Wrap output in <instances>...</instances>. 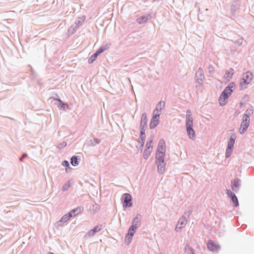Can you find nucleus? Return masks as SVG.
<instances>
[{"mask_svg": "<svg viewBox=\"0 0 254 254\" xmlns=\"http://www.w3.org/2000/svg\"><path fill=\"white\" fill-rule=\"evenodd\" d=\"M254 113V109L253 107L251 106L245 112L243 117L250 119V117Z\"/></svg>", "mask_w": 254, "mask_h": 254, "instance_id": "nucleus-23", "label": "nucleus"}, {"mask_svg": "<svg viewBox=\"0 0 254 254\" xmlns=\"http://www.w3.org/2000/svg\"><path fill=\"white\" fill-rule=\"evenodd\" d=\"M29 66L30 67V71H31V73L33 74H35V71H34L33 68L32 67V66L31 65H29Z\"/></svg>", "mask_w": 254, "mask_h": 254, "instance_id": "nucleus-46", "label": "nucleus"}, {"mask_svg": "<svg viewBox=\"0 0 254 254\" xmlns=\"http://www.w3.org/2000/svg\"><path fill=\"white\" fill-rule=\"evenodd\" d=\"M139 142V143H140V145L139 146V149L142 150L143 149L144 142H143H143Z\"/></svg>", "mask_w": 254, "mask_h": 254, "instance_id": "nucleus-45", "label": "nucleus"}, {"mask_svg": "<svg viewBox=\"0 0 254 254\" xmlns=\"http://www.w3.org/2000/svg\"><path fill=\"white\" fill-rule=\"evenodd\" d=\"M152 16L150 14L142 15L136 19V22L139 24H143L151 19Z\"/></svg>", "mask_w": 254, "mask_h": 254, "instance_id": "nucleus-17", "label": "nucleus"}, {"mask_svg": "<svg viewBox=\"0 0 254 254\" xmlns=\"http://www.w3.org/2000/svg\"><path fill=\"white\" fill-rule=\"evenodd\" d=\"M243 38H240L238 40H237L235 42V44L238 46H241L242 43H243Z\"/></svg>", "mask_w": 254, "mask_h": 254, "instance_id": "nucleus-38", "label": "nucleus"}, {"mask_svg": "<svg viewBox=\"0 0 254 254\" xmlns=\"http://www.w3.org/2000/svg\"><path fill=\"white\" fill-rule=\"evenodd\" d=\"M27 157V153H23V154H22V156H21V157L20 158V159H19V161H20V162H22V161H23V160L24 159H25V158H26Z\"/></svg>", "mask_w": 254, "mask_h": 254, "instance_id": "nucleus-42", "label": "nucleus"}, {"mask_svg": "<svg viewBox=\"0 0 254 254\" xmlns=\"http://www.w3.org/2000/svg\"><path fill=\"white\" fill-rule=\"evenodd\" d=\"M51 98L53 99L54 100L57 101V102H59V100L61 99L57 93H54Z\"/></svg>", "mask_w": 254, "mask_h": 254, "instance_id": "nucleus-41", "label": "nucleus"}, {"mask_svg": "<svg viewBox=\"0 0 254 254\" xmlns=\"http://www.w3.org/2000/svg\"><path fill=\"white\" fill-rule=\"evenodd\" d=\"M147 122L148 120L146 114L145 113H142L140 123V129H146Z\"/></svg>", "mask_w": 254, "mask_h": 254, "instance_id": "nucleus-14", "label": "nucleus"}, {"mask_svg": "<svg viewBox=\"0 0 254 254\" xmlns=\"http://www.w3.org/2000/svg\"><path fill=\"white\" fill-rule=\"evenodd\" d=\"M152 141V139H148L146 143L145 149L152 150L153 147L152 145H151Z\"/></svg>", "mask_w": 254, "mask_h": 254, "instance_id": "nucleus-32", "label": "nucleus"}, {"mask_svg": "<svg viewBox=\"0 0 254 254\" xmlns=\"http://www.w3.org/2000/svg\"><path fill=\"white\" fill-rule=\"evenodd\" d=\"M102 229V225H97L89 231L86 234V237H93L96 233L99 232Z\"/></svg>", "mask_w": 254, "mask_h": 254, "instance_id": "nucleus-15", "label": "nucleus"}, {"mask_svg": "<svg viewBox=\"0 0 254 254\" xmlns=\"http://www.w3.org/2000/svg\"><path fill=\"white\" fill-rule=\"evenodd\" d=\"M226 193L228 195V196L231 198V200L233 203V206H238L239 204V201L235 194L232 191H231L230 190H227Z\"/></svg>", "mask_w": 254, "mask_h": 254, "instance_id": "nucleus-11", "label": "nucleus"}, {"mask_svg": "<svg viewBox=\"0 0 254 254\" xmlns=\"http://www.w3.org/2000/svg\"><path fill=\"white\" fill-rule=\"evenodd\" d=\"M133 237H130V235L126 234L125 238V242L127 245H128L131 242Z\"/></svg>", "mask_w": 254, "mask_h": 254, "instance_id": "nucleus-35", "label": "nucleus"}, {"mask_svg": "<svg viewBox=\"0 0 254 254\" xmlns=\"http://www.w3.org/2000/svg\"><path fill=\"white\" fill-rule=\"evenodd\" d=\"M240 106H241V107H242V106L243 105V103H242V102H241L240 103Z\"/></svg>", "mask_w": 254, "mask_h": 254, "instance_id": "nucleus-47", "label": "nucleus"}, {"mask_svg": "<svg viewBox=\"0 0 254 254\" xmlns=\"http://www.w3.org/2000/svg\"><path fill=\"white\" fill-rule=\"evenodd\" d=\"M165 102L164 101H160L157 104L155 109L153 111V113H158L161 115V111L163 108L165 107Z\"/></svg>", "mask_w": 254, "mask_h": 254, "instance_id": "nucleus-19", "label": "nucleus"}, {"mask_svg": "<svg viewBox=\"0 0 254 254\" xmlns=\"http://www.w3.org/2000/svg\"><path fill=\"white\" fill-rule=\"evenodd\" d=\"M101 141V140L99 138H94L93 139H90L89 140V141L87 143V145L88 146H95L96 144H99Z\"/></svg>", "mask_w": 254, "mask_h": 254, "instance_id": "nucleus-25", "label": "nucleus"}, {"mask_svg": "<svg viewBox=\"0 0 254 254\" xmlns=\"http://www.w3.org/2000/svg\"><path fill=\"white\" fill-rule=\"evenodd\" d=\"M79 159L80 158L78 156L75 155L73 156L70 159L71 164L74 167L77 166L79 164Z\"/></svg>", "mask_w": 254, "mask_h": 254, "instance_id": "nucleus-26", "label": "nucleus"}, {"mask_svg": "<svg viewBox=\"0 0 254 254\" xmlns=\"http://www.w3.org/2000/svg\"><path fill=\"white\" fill-rule=\"evenodd\" d=\"M67 217L70 219L72 217L74 216V215L72 213L71 211H70L69 212H68L67 214H65Z\"/></svg>", "mask_w": 254, "mask_h": 254, "instance_id": "nucleus-44", "label": "nucleus"}, {"mask_svg": "<svg viewBox=\"0 0 254 254\" xmlns=\"http://www.w3.org/2000/svg\"><path fill=\"white\" fill-rule=\"evenodd\" d=\"M236 138V136L234 133L232 134L229 137L225 153V157L226 158L230 157L232 153Z\"/></svg>", "mask_w": 254, "mask_h": 254, "instance_id": "nucleus-5", "label": "nucleus"}, {"mask_svg": "<svg viewBox=\"0 0 254 254\" xmlns=\"http://www.w3.org/2000/svg\"><path fill=\"white\" fill-rule=\"evenodd\" d=\"M81 210H82V207L78 206V207L71 210V211L72 213H73V214L74 215V216H75L81 212Z\"/></svg>", "mask_w": 254, "mask_h": 254, "instance_id": "nucleus-31", "label": "nucleus"}, {"mask_svg": "<svg viewBox=\"0 0 254 254\" xmlns=\"http://www.w3.org/2000/svg\"><path fill=\"white\" fill-rule=\"evenodd\" d=\"M56 105L60 110H65L69 107L68 104L64 102L61 99L59 100V102L56 103Z\"/></svg>", "mask_w": 254, "mask_h": 254, "instance_id": "nucleus-21", "label": "nucleus"}, {"mask_svg": "<svg viewBox=\"0 0 254 254\" xmlns=\"http://www.w3.org/2000/svg\"><path fill=\"white\" fill-rule=\"evenodd\" d=\"M77 28L73 27L72 26H71L68 30L69 32H72L73 33L74 31L77 29Z\"/></svg>", "mask_w": 254, "mask_h": 254, "instance_id": "nucleus-43", "label": "nucleus"}, {"mask_svg": "<svg viewBox=\"0 0 254 254\" xmlns=\"http://www.w3.org/2000/svg\"><path fill=\"white\" fill-rule=\"evenodd\" d=\"M159 118L160 114L158 113H153L149 124V127L150 129H154L158 126L159 123Z\"/></svg>", "mask_w": 254, "mask_h": 254, "instance_id": "nucleus-8", "label": "nucleus"}, {"mask_svg": "<svg viewBox=\"0 0 254 254\" xmlns=\"http://www.w3.org/2000/svg\"><path fill=\"white\" fill-rule=\"evenodd\" d=\"M186 113V126L187 134L190 139H194L195 137V133L192 128L193 119L191 116V112L190 110L188 109Z\"/></svg>", "mask_w": 254, "mask_h": 254, "instance_id": "nucleus-2", "label": "nucleus"}, {"mask_svg": "<svg viewBox=\"0 0 254 254\" xmlns=\"http://www.w3.org/2000/svg\"><path fill=\"white\" fill-rule=\"evenodd\" d=\"M69 219L67 217V216L65 214L64 215L62 218L56 223V225L58 227H60L62 226L64 224L66 223L68 221Z\"/></svg>", "mask_w": 254, "mask_h": 254, "instance_id": "nucleus-24", "label": "nucleus"}, {"mask_svg": "<svg viewBox=\"0 0 254 254\" xmlns=\"http://www.w3.org/2000/svg\"><path fill=\"white\" fill-rule=\"evenodd\" d=\"M66 142L65 141H63V142L61 143L58 146V148L59 149H62L65 147L66 146Z\"/></svg>", "mask_w": 254, "mask_h": 254, "instance_id": "nucleus-39", "label": "nucleus"}, {"mask_svg": "<svg viewBox=\"0 0 254 254\" xmlns=\"http://www.w3.org/2000/svg\"><path fill=\"white\" fill-rule=\"evenodd\" d=\"M234 73V70L232 68H230L229 70H226L224 75V78L227 80H229Z\"/></svg>", "mask_w": 254, "mask_h": 254, "instance_id": "nucleus-22", "label": "nucleus"}, {"mask_svg": "<svg viewBox=\"0 0 254 254\" xmlns=\"http://www.w3.org/2000/svg\"><path fill=\"white\" fill-rule=\"evenodd\" d=\"M240 6V2L238 0H234L231 6V10L232 15H234Z\"/></svg>", "mask_w": 254, "mask_h": 254, "instance_id": "nucleus-18", "label": "nucleus"}, {"mask_svg": "<svg viewBox=\"0 0 254 254\" xmlns=\"http://www.w3.org/2000/svg\"><path fill=\"white\" fill-rule=\"evenodd\" d=\"M186 220V218L185 216H183L178 221V224L176 225L175 228V230L177 232L181 230L183 227V225L184 224V221Z\"/></svg>", "mask_w": 254, "mask_h": 254, "instance_id": "nucleus-20", "label": "nucleus"}, {"mask_svg": "<svg viewBox=\"0 0 254 254\" xmlns=\"http://www.w3.org/2000/svg\"><path fill=\"white\" fill-rule=\"evenodd\" d=\"M139 219H138V215L137 214L135 217L133 218L132 223H131V226H133L134 227H137V225L139 223Z\"/></svg>", "mask_w": 254, "mask_h": 254, "instance_id": "nucleus-33", "label": "nucleus"}, {"mask_svg": "<svg viewBox=\"0 0 254 254\" xmlns=\"http://www.w3.org/2000/svg\"><path fill=\"white\" fill-rule=\"evenodd\" d=\"M207 248L209 251L214 252H218L220 249V247L211 240L207 242Z\"/></svg>", "mask_w": 254, "mask_h": 254, "instance_id": "nucleus-12", "label": "nucleus"}, {"mask_svg": "<svg viewBox=\"0 0 254 254\" xmlns=\"http://www.w3.org/2000/svg\"><path fill=\"white\" fill-rule=\"evenodd\" d=\"M145 129H140V135H139V142H144V140L145 139Z\"/></svg>", "mask_w": 254, "mask_h": 254, "instance_id": "nucleus-29", "label": "nucleus"}, {"mask_svg": "<svg viewBox=\"0 0 254 254\" xmlns=\"http://www.w3.org/2000/svg\"><path fill=\"white\" fill-rule=\"evenodd\" d=\"M156 163L158 164V172L159 174H163L165 171L166 163L164 161V158H155Z\"/></svg>", "mask_w": 254, "mask_h": 254, "instance_id": "nucleus-9", "label": "nucleus"}, {"mask_svg": "<svg viewBox=\"0 0 254 254\" xmlns=\"http://www.w3.org/2000/svg\"><path fill=\"white\" fill-rule=\"evenodd\" d=\"M250 123V119L243 117L242 122L241 124L239 132L240 134H244L248 128Z\"/></svg>", "mask_w": 254, "mask_h": 254, "instance_id": "nucleus-10", "label": "nucleus"}, {"mask_svg": "<svg viewBox=\"0 0 254 254\" xmlns=\"http://www.w3.org/2000/svg\"><path fill=\"white\" fill-rule=\"evenodd\" d=\"M62 165L65 167V170L67 171L68 169L70 168L69 163L68 161L64 160L62 162Z\"/></svg>", "mask_w": 254, "mask_h": 254, "instance_id": "nucleus-36", "label": "nucleus"}, {"mask_svg": "<svg viewBox=\"0 0 254 254\" xmlns=\"http://www.w3.org/2000/svg\"><path fill=\"white\" fill-rule=\"evenodd\" d=\"M204 78V75L203 70L199 67L195 72V80L199 83L202 82Z\"/></svg>", "mask_w": 254, "mask_h": 254, "instance_id": "nucleus-13", "label": "nucleus"}, {"mask_svg": "<svg viewBox=\"0 0 254 254\" xmlns=\"http://www.w3.org/2000/svg\"><path fill=\"white\" fill-rule=\"evenodd\" d=\"M151 151V149H145L143 152V158L145 159H147L148 158L149 156L150 155Z\"/></svg>", "mask_w": 254, "mask_h": 254, "instance_id": "nucleus-34", "label": "nucleus"}, {"mask_svg": "<svg viewBox=\"0 0 254 254\" xmlns=\"http://www.w3.org/2000/svg\"><path fill=\"white\" fill-rule=\"evenodd\" d=\"M132 197L130 194L125 193L123 195L122 202L124 207H130L132 206Z\"/></svg>", "mask_w": 254, "mask_h": 254, "instance_id": "nucleus-7", "label": "nucleus"}, {"mask_svg": "<svg viewBox=\"0 0 254 254\" xmlns=\"http://www.w3.org/2000/svg\"><path fill=\"white\" fill-rule=\"evenodd\" d=\"M166 144L163 139L159 140L156 151L155 158H164L166 153Z\"/></svg>", "mask_w": 254, "mask_h": 254, "instance_id": "nucleus-4", "label": "nucleus"}, {"mask_svg": "<svg viewBox=\"0 0 254 254\" xmlns=\"http://www.w3.org/2000/svg\"><path fill=\"white\" fill-rule=\"evenodd\" d=\"M208 68L209 73H211V74L214 73V67L212 65H211V64L209 65Z\"/></svg>", "mask_w": 254, "mask_h": 254, "instance_id": "nucleus-40", "label": "nucleus"}, {"mask_svg": "<svg viewBox=\"0 0 254 254\" xmlns=\"http://www.w3.org/2000/svg\"><path fill=\"white\" fill-rule=\"evenodd\" d=\"M240 186L241 180L238 178H236L232 182L231 189L234 191L237 192Z\"/></svg>", "mask_w": 254, "mask_h": 254, "instance_id": "nucleus-16", "label": "nucleus"}, {"mask_svg": "<svg viewBox=\"0 0 254 254\" xmlns=\"http://www.w3.org/2000/svg\"><path fill=\"white\" fill-rule=\"evenodd\" d=\"M235 86V83L231 82L225 88L219 98V103L220 106H224L226 104V100L231 96Z\"/></svg>", "mask_w": 254, "mask_h": 254, "instance_id": "nucleus-1", "label": "nucleus"}, {"mask_svg": "<svg viewBox=\"0 0 254 254\" xmlns=\"http://www.w3.org/2000/svg\"><path fill=\"white\" fill-rule=\"evenodd\" d=\"M70 186V185L69 182L65 183L62 188V190L64 191L67 190L69 188Z\"/></svg>", "mask_w": 254, "mask_h": 254, "instance_id": "nucleus-37", "label": "nucleus"}, {"mask_svg": "<svg viewBox=\"0 0 254 254\" xmlns=\"http://www.w3.org/2000/svg\"><path fill=\"white\" fill-rule=\"evenodd\" d=\"M137 228V227H134L131 225L129 227L127 234H128V235H130V237H133Z\"/></svg>", "mask_w": 254, "mask_h": 254, "instance_id": "nucleus-28", "label": "nucleus"}, {"mask_svg": "<svg viewBox=\"0 0 254 254\" xmlns=\"http://www.w3.org/2000/svg\"><path fill=\"white\" fill-rule=\"evenodd\" d=\"M85 19V17L82 16L81 17H78L75 21V24L76 26H75V28H78L79 25H80L82 22L84 21Z\"/></svg>", "mask_w": 254, "mask_h": 254, "instance_id": "nucleus-30", "label": "nucleus"}, {"mask_svg": "<svg viewBox=\"0 0 254 254\" xmlns=\"http://www.w3.org/2000/svg\"><path fill=\"white\" fill-rule=\"evenodd\" d=\"M185 252L187 254H194V250L190 247L188 244H186L184 247Z\"/></svg>", "mask_w": 254, "mask_h": 254, "instance_id": "nucleus-27", "label": "nucleus"}, {"mask_svg": "<svg viewBox=\"0 0 254 254\" xmlns=\"http://www.w3.org/2000/svg\"><path fill=\"white\" fill-rule=\"evenodd\" d=\"M253 78V73L250 71L245 72L242 76V80L240 83V87L242 89H245L247 85L250 83Z\"/></svg>", "mask_w": 254, "mask_h": 254, "instance_id": "nucleus-3", "label": "nucleus"}, {"mask_svg": "<svg viewBox=\"0 0 254 254\" xmlns=\"http://www.w3.org/2000/svg\"><path fill=\"white\" fill-rule=\"evenodd\" d=\"M111 44H106L103 46H101L89 58L88 63L89 64L93 63L97 59V57L104 52L105 50L108 49L110 48Z\"/></svg>", "mask_w": 254, "mask_h": 254, "instance_id": "nucleus-6", "label": "nucleus"}]
</instances>
